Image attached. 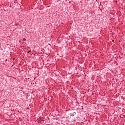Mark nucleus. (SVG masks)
I'll list each match as a JSON object with an SVG mask.
<instances>
[{
  "label": "nucleus",
  "instance_id": "nucleus-1",
  "mask_svg": "<svg viewBox=\"0 0 125 125\" xmlns=\"http://www.w3.org/2000/svg\"><path fill=\"white\" fill-rule=\"evenodd\" d=\"M70 116H75V115H76V112H71L70 113Z\"/></svg>",
  "mask_w": 125,
  "mask_h": 125
},
{
  "label": "nucleus",
  "instance_id": "nucleus-2",
  "mask_svg": "<svg viewBox=\"0 0 125 125\" xmlns=\"http://www.w3.org/2000/svg\"><path fill=\"white\" fill-rule=\"evenodd\" d=\"M22 41H26V39L25 38H23Z\"/></svg>",
  "mask_w": 125,
  "mask_h": 125
}]
</instances>
